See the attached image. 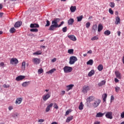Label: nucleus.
<instances>
[{
    "label": "nucleus",
    "instance_id": "50",
    "mask_svg": "<svg viewBox=\"0 0 124 124\" xmlns=\"http://www.w3.org/2000/svg\"><path fill=\"white\" fill-rule=\"evenodd\" d=\"M50 26V21L48 20H46V24L45 25V27H49Z\"/></svg>",
    "mask_w": 124,
    "mask_h": 124
},
{
    "label": "nucleus",
    "instance_id": "15",
    "mask_svg": "<svg viewBox=\"0 0 124 124\" xmlns=\"http://www.w3.org/2000/svg\"><path fill=\"white\" fill-rule=\"evenodd\" d=\"M105 84H106V81L105 80H103L98 83V87H102V86H104Z\"/></svg>",
    "mask_w": 124,
    "mask_h": 124
},
{
    "label": "nucleus",
    "instance_id": "56",
    "mask_svg": "<svg viewBox=\"0 0 124 124\" xmlns=\"http://www.w3.org/2000/svg\"><path fill=\"white\" fill-rule=\"evenodd\" d=\"M65 94V91H62L61 92V95H64V94Z\"/></svg>",
    "mask_w": 124,
    "mask_h": 124
},
{
    "label": "nucleus",
    "instance_id": "28",
    "mask_svg": "<svg viewBox=\"0 0 124 124\" xmlns=\"http://www.w3.org/2000/svg\"><path fill=\"white\" fill-rule=\"evenodd\" d=\"M56 26H54V25H53V24H52L49 28L48 29L49 31H55V30H56Z\"/></svg>",
    "mask_w": 124,
    "mask_h": 124
},
{
    "label": "nucleus",
    "instance_id": "5",
    "mask_svg": "<svg viewBox=\"0 0 124 124\" xmlns=\"http://www.w3.org/2000/svg\"><path fill=\"white\" fill-rule=\"evenodd\" d=\"M42 97L44 101H46V100H48V99L51 97V93H48L46 94L43 95Z\"/></svg>",
    "mask_w": 124,
    "mask_h": 124
},
{
    "label": "nucleus",
    "instance_id": "42",
    "mask_svg": "<svg viewBox=\"0 0 124 124\" xmlns=\"http://www.w3.org/2000/svg\"><path fill=\"white\" fill-rule=\"evenodd\" d=\"M74 52V50L73 49H68V54H73Z\"/></svg>",
    "mask_w": 124,
    "mask_h": 124
},
{
    "label": "nucleus",
    "instance_id": "32",
    "mask_svg": "<svg viewBox=\"0 0 124 124\" xmlns=\"http://www.w3.org/2000/svg\"><path fill=\"white\" fill-rule=\"evenodd\" d=\"M94 74V70H92L88 74L89 77H92Z\"/></svg>",
    "mask_w": 124,
    "mask_h": 124
},
{
    "label": "nucleus",
    "instance_id": "18",
    "mask_svg": "<svg viewBox=\"0 0 124 124\" xmlns=\"http://www.w3.org/2000/svg\"><path fill=\"white\" fill-rule=\"evenodd\" d=\"M73 23H74V19L73 18H70L68 20V24L69 25V26H71L73 25Z\"/></svg>",
    "mask_w": 124,
    "mask_h": 124
},
{
    "label": "nucleus",
    "instance_id": "60",
    "mask_svg": "<svg viewBox=\"0 0 124 124\" xmlns=\"http://www.w3.org/2000/svg\"><path fill=\"white\" fill-rule=\"evenodd\" d=\"M92 53H93V51L91 50L87 52V54H92Z\"/></svg>",
    "mask_w": 124,
    "mask_h": 124
},
{
    "label": "nucleus",
    "instance_id": "54",
    "mask_svg": "<svg viewBox=\"0 0 124 124\" xmlns=\"http://www.w3.org/2000/svg\"><path fill=\"white\" fill-rule=\"evenodd\" d=\"M3 88H5L6 89H7V88H9V85H6V84H4L3 85Z\"/></svg>",
    "mask_w": 124,
    "mask_h": 124
},
{
    "label": "nucleus",
    "instance_id": "36",
    "mask_svg": "<svg viewBox=\"0 0 124 124\" xmlns=\"http://www.w3.org/2000/svg\"><path fill=\"white\" fill-rule=\"evenodd\" d=\"M102 97L104 102H105L106 101V98H107V94L104 93V94H103Z\"/></svg>",
    "mask_w": 124,
    "mask_h": 124
},
{
    "label": "nucleus",
    "instance_id": "63",
    "mask_svg": "<svg viewBox=\"0 0 124 124\" xmlns=\"http://www.w3.org/2000/svg\"><path fill=\"white\" fill-rule=\"evenodd\" d=\"M114 99H115V98H114V96H111V100H114Z\"/></svg>",
    "mask_w": 124,
    "mask_h": 124
},
{
    "label": "nucleus",
    "instance_id": "44",
    "mask_svg": "<svg viewBox=\"0 0 124 124\" xmlns=\"http://www.w3.org/2000/svg\"><path fill=\"white\" fill-rule=\"evenodd\" d=\"M109 6H110V7L112 8H113V7H115V3L114 2H111L109 4Z\"/></svg>",
    "mask_w": 124,
    "mask_h": 124
},
{
    "label": "nucleus",
    "instance_id": "30",
    "mask_svg": "<svg viewBox=\"0 0 124 124\" xmlns=\"http://www.w3.org/2000/svg\"><path fill=\"white\" fill-rule=\"evenodd\" d=\"M41 54H42V51H41V50H38L33 53V56H35V55H41Z\"/></svg>",
    "mask_w": 124,
    "mask_h": 124
},
{
    "label": "nucleus",
    "instance_id": "55",
    "mask_svg": "<svg viewBox=\"0 0 124 124\" xmlns=\"http://www.w3.org/2000/svg\"><path fill=\"white\" fill-rule=\"evenodd\" d=\"M8 109H9V111H11V110H13V106H9L8 108Z\"/></svg>",
    "mask_w": 124,
    "mask_h": 124
},
{
    "label": "nucleus",
    "instance_id": "49",
    "mask_svg": "<svg viewBox=\"0 0 124 124\" xmlns=\"http://www.w3.org/2000/svg\"><path fill=\"white\" fill-rule=\"evenodd\" d=\"M70 112H71V110H70V109H68V110H67L65 114V116H67V115H69Z\"/></svg>",
    "mask_w": 124,
    "mask_h": 124
},
{
    "label": "nucleus",
    "instance_id": "14",
    "mask_svg": "<svg viewBox=\"0 0 124 124\" xmlns=\"http://www.w3.org/2000/svg\"><path fill=\"white\" fill-rule=\"evenodd\" d=\"M115 75L118 79H121L122 78V76L121 75V73L119 72V71H116L115 72Z\"/></svg>",
    "mask_w": 124,
    "mask_h": 124
},
{
    "label": "nucleus",
    "instance_id": "31",
    "mask_svg": "<svg viewBox=\"0 0 124 124\" xmlns=\"http://www.w3.org/2000/svg\"><path fill=\"white\" fill-rule=\"evenodd\" d=\"M21 68L22 70H25V69H26V62H22Z\"/></svg>",
    "mask_w": 124,
    "mask_h": 124
},
{
    "label": "nucleus",
    "instance_id": "51",
    "mask_svg": "<svg viewBox=\"0 0 124 124\" xmlns=\"http://www.w3.org/2000/svg\"><path fill=\"white\" fill-rule=\"evenodd\" d=\"M18 115H19V114L16 113L14 114V115H13V117L14 118H17V117H18Z\"/></svg>",
    "mask_w": 124,
    "mask_h": 124
},
{
    "label": "nucleus",
    "instance_id": "40",
    "mask_svg": "<svg viewBox=\"0 0 124 124\" xmlns=\"http://www.w3.org/2000/svg\"><path fill=\"white\" fill-rule=\"evenodd\" d=\"M115 90L116 93H119V92L121 91V88H120L119 87L116 86L115 87Z\"/></svg>",
    "mask_w": 124,
    "mask_h": 124
},
{
    "label": "nucleus",
    "instance_id": "4",
    "mask_svg": "<svg viewBox=\"0 0 124 124\" xmlns=\"http://www.w3.org/2000/svg\"><path fill=\"white\" fill-rule=\"evenodd\" d=\"M59 22H60V18H55L52 21V25L55 26V28H59V24H58Z\"/></svg>",
    "mask_w": 124,
    "mask_h": 124
},
{
    "label": "nucleus",
    "instance_id": "3",
    "mask_svg": "<svg viewBox=\"0 0 124 124\" xmlns=\"http://www.w3.org/2000/svg\"><path fill=\"white\" fill-rule=\"evenodd\" d=\"M101 102V100L99 99H96L94 102L92 104V105L94 108H96V107H98V105L100 104V103Z\"/></svg>",
    "mask_w": 124,
    "mask_h": 124
},
{
    "label": "nucleus",
    "instance_id": "1",
    "mask_svg": "<svg viewBox=\"0 0 124 124\" xmlns=\"http://www.w3.org/2000/svg\"><path fill=\"white\" fill-rule=\"evenodd\" d=\"M77 61H78L77 57L76 56H71L70 57L69 63V64H74V63H75Z\"/></svg>",
    "mask_w": 124,
    "mask_h": 124
},
{
    "label": "nucleus",
    "instance_id": "61",
    "mask_svg": "<svg viewBox=\"0 0 124 124\" xmlns=\"http://www.w3.org/2000/svg\"><path fill=\"white\" fill-rule=\"evenodd\" d=\"M0 65L1 66H3V65H4V63L3 62H1L0 63Z\"/></svg>",
    "mask_w": 124,
    "mask_h": 124
},
{
    "label": "nucleus",
    "instance_id": "43",
    "mask_svg": "<svg viewBox=\"0 0 124 124\" xmlns=\"http://www.w3.org/2000/svg\"><path fill=\"white\" fill-rule=\"evenodd\" d=\"M43 69L42 68H41V69H39L38 70V74H41L42 73H43Z\"/></svg>",
    "mask_w": 124,
    "mask_h": 124
},
{
    "label": "nucleus",
    "instance_id": "39",
    "mask_svg": "<svg viewBox=\"0 0 124 124\" xmlns=\"http://www.w3.org/2000/svg\"><path fill=\"white\" fill-rule=\"evenodd\" d=\"M111 34V31H110L109 30H107L104 32V34L105 35H109V34Z\"/></svg>",
    "mask_w": 124,
    "mask_h": 124
},
{
    "label": "nucleus",
    "instance_id": "21",
    "mask_svg": "<svg viewBox=\"0 0 124 124\" xmlns=\"http://www.w3.org/2000/svg\"><path fill=\"white\" fill-rule=\"evenodd\" d=\"M97 31V25L95 24L92 26V32H95Z\"/></svg>",
    "mask_w": 124,
    "mask_h": 124
},
{
    "label": "nucleus",
    "instance_id": "25",
    "mask_svg": "<svg viewBox=\"0 0 124 124\" xmlns=\"http://www.w3.org/2000/svg\"><path fill=\"white\" fill-rule=\"evenodd\" d=\"M70 10L71 12H75V11H76V6H71Z\"/></svg>",
    "mask_w": 124,
    "mask_h": 124
},
{
    "label": "nucleus",
    "instance_id": "53",
    "mask_svg": "<svg viewBox=\"0 0 124 124\" xmlns=\"http://www.w3.org/2000/svg\"><path fill=\"white\" fill-rule=\"evenodd\" d=\"M45 120H44V119H39L38 121V123H44V122L45 121Z\"/></svg>",
    "mask_w": 124,
    "mask_h": 124
},
{
    "label": "nucleus",
    "instance_id": "37",
    "mask_svg": "<svg viewBox=\"0 0 124 124\" xmlns=\"http://www.w3.org/2000/svg\"><path fill=\"white\" fill-rule=\"evenodd\" d=\"M93 61L92 59L90 60L87 62V64L89 65H93Z\"/></svg>",
    "mask_w": 124,
    "mask_h": 124
},
{
    "label": "nucleus",
    "instance_id": "17",
    "mask_svg": "<svg viewBox=\"0 0 124 124\" xmlns=\"http://www.w3.org/2000/svg\"><path fill=\"white\" fill-rule=\"evenodd\" d=\"M68 38L70 39L71 40H73V41H76L77 39L76 37L73 35H70L68 36Z\"/></svg>",
    "mask_w": 124,
    "mask_h": 124
},
{
    "label": "nucleus",
    "instance_id": "13",
    "mask_svg": "<svg viewBox=\"0 0 124 124\" xmlns=\"http://www.w3.org/2000/svg\"><path fill=\"white\" fill-rule=\"evenodd\" d=\"M22 22L17 21L15 23L14 27L15 28H20V27L22 26Z\"/></svg>",
    "mask_w": 124,
    "mask_h": 124
},
{
    "label": "nucleus",
    "instance_id": "33",
    "mask_svg": "<svg viewBox=\"0 0 124 124\" xmlns=\"http://www.w3.org/2000/svg\"><path fill=\"white\" fill-rule=\"evenodd\" d=\"M103 29V26H102V25L99 24L98 26V31L99 32L101 31Z\"/></svg>",
    "mask_w": 124,
    "mask_h": 124
},
{
    "label": "nucleus",
    "instance_id": "9",
    "mask_svg": "<svg viewBox=\"0 0 124 124\" xmlns=\"http://www.w3.org/2000/svg\"><path fill=\"white\" fill-rule=\"evenodd\" d=\"M22 101H23V98L21 97H18L16 99L15 103L16 105H20V104L22 103Z\"/></svg>",
    "mask_w": 124,
    "mask_h": 124
},
{
    "label": "nucleus",
    "instance_id": "8",
    "mask_svg": "<svg viewBox=\"0 0 124 124\" xmlns=\"http://www.w3.org/2000/svg\"><path fill=\"white\" fill-rule=\"evenodd\" d=\"M19 61H18L17 59L13 58L11 59L10 61V63L11 64H17V63H18Z\"/></svg>",
    "mask_w": 124,
    "mask_h": 124
},
{
    "label": "nucleus",
    "instance_id": "23",
    "mask_svg": "<svg viewBox=\"0 0 124 124\" xmlns=\"http://www.w3.org/2000/svg\"><path fill=\"white\" fill-rule=\"evenodd\" d=\"M30 85V81H26L22 84V86L24 88L28 87Z\"/></svg>",
    "mask_w": 124,
    "mask_h": 124
},
{
    "label": "nucleus",
    "instance_id": "41",
    "mask_svg": "<svg viewBox=\"0 0 124 124\" xmlns=\"http://www.w3.org/2000/svg\"><path fill=\"white\" fill-rule=\"evenodd\" d=\"M30 31H32L33 32H37L38 31V29L35 28V29H30Z\"/></svg>",
    "mask_w": 124,
    "mask_h": 124
},
{
    "label": "nucleus",
    "instance_id": "10",
    "mask_svg": "<svg viewBox=\"0 0 124 124\" xmlns=\"http://www.w3.org/2000/svg\"><path fill=\"white\" fill-rule=\"evenodd\" d=\"M106 117L107 118V119H110V120H112V119H113V116H112V112L109 111L107 112Z\"/></svg>",
    "mask_w": 124,
    "mask_h": 124
},
{
    "label": "nucleus",
    "instance_id": "59",
    "mask_svg": "<svg viewBox=\"0 0 124 124\" xmlns=\"http://www.w3.org/2000/svg\"><path fill=\"white\" fill-rule=\"evenodd\" d=\"M56 61H57V59H56V58H54L53 59L51 60L52 62H56Z\"/></svg>",
    "mask_w": 124,
    "mask_h": 124
},
{
    "label": "nucleus",
    "instance_id": "62",
    "mask_svg": "<svg viewBox=\"0 0 124 124\" xmlns=\"http://www.w3.org/2000/svg\"><path fill=\"white\" fill-rule=\"evenodd\" d=\"M94 124H100V122H98V121L95 122H94Z\"/></svg>",
    "mask_w": 124,
    "mask_h": 124
},
{
    "label": "nucleus",
    "instance_id": "45",
    "mask_svg": "<svg viewBox=\"0 0 124 124\" xmlns=\"http://www.w3.org/2000/svg\"><path fill=\"white\" fill-rule=\"evenodd\" d=\"M97 39H98V37H97V36H94L93 38H92L91 40L92 41H93L94 40H97Z\"/></svg>",
    "mask_w": 124,
    "mask_h": 124
},
{
    "label": "nucleus",
    "instance_id": "52",
    "mask_svg": "<svg viewBox=\"0 0 124 124\" xmlns=\"http://www.w3.org/2000/svg\"><path fill=\"white\" fill-rule=\"evenodd\" d=\"M54 108H55V109H59V106H58V105H57L55 103L54 104Z\"/></svg>",
    "mask_w": 124,
    "mask_h": 124
},
{
    "label": "nucleus",
    "instance_id": "47",
    "mask_svg": "<svg viewBox=\"0 0 124 124\" xmlns=\"http://www.w3.org/2000/svg\"><path fill=\"white\" fill-rule=\"evenodd\" d=\"M108 12L110 13V14H111V15H113L114 14V11H113V10L111 8L109 9Z\"/></svg>",
    "mask_w": 124,
    "mask_h": 124
},
{
    "label": "nucleus",
    "instance_id": "22",
    "mask_svg": "<svg viewBox=\"0 0 124 124\" xmlns=\"http://www.w3.org/2000/svg\"><path fill=\"white\" fill-rule=\"evenodd\" d=\"M105 113H102L101 112L97 113L96 115V118H102L104 115H105Z\"/></svg>",
    "mask_w": 124,
    "mask_h": 124
},
{
    "label": "nucleus",
    "instance_id": "38",
    "mask_svg": "<svg viewBox=\"0 0 124 124\" xmlns=\"http://www.w3.org/2000/svg\"><path fill=\"white\" fill-rule=\"evenodd\" d=\"M10 32L11 33H14V32H15V31H16V29H15V28H14V27L10 29Z\"/></svg>",
    "mask_w": 124,
    "mask_h": 124
},
{
    "label": "nucleus",
    "instance_id": "2",
    "mask_svg": "<svg viewBox=\"0 0 124 124\" xmlns=\"http://www.w3.org/2000/svg\"><path fill=\"white\" fill-rule=\"evenodd\" d=\"M63 71L65 73H70L73 70V68L68 66H65L63 68Z\"/></svg>",
    "mask_w": 124,
    "mask_h": 124
},
{
    "label": "nucleus",
    "instance_id": "24",
    "mask_svg": "<svg viewBox=\"0 0 124 124\" xmlns=\"http://www.w3.org/2000/svg\"><path fill=\"white\" fill-rule=\"evenodd\" d=\"M56 69L53 68L51 69L49 71L46 72V73H47V74H52V73H54L55 71H56Z\"/></svg>",
    "mask_w": 124,
    "mask_h": 124
},
{
    "label": "nucleus",
    "instance_id": "27",
    "mask_svg": "<svg viewBox=\"0 0 124 124\" xmlns=\"http://www.w3.org/2000/svg\"><path fill=\"white\" fill-rule=\"evenodd\" d=\"M97 69L99 71H102L103 70V65L102 64H99L97 67Z\"/></svg>",
    "mask_w": 124,
    "mask_h": 124
},
{
    "label": "nucleus",
    "instance_id": "11",
    "mask_svg": "<svg viewBox=\"0 0 124 124\" xmlns=\"http://www.w3.org/2000/svg\"><path fill=\"white\" fill-rule=\"evenodd\" d=\"M25 78H26L25 76H19L16 78V81H21V80L25 79Z\"/></svg>",
    "mask_w": 124,
    "mask_h": 124
},
{
    "label": "nucleus",
    "instance_id": "19",
    "mask_svg": "<svg viewBox=\"0 0 124 124\" xmlns=\"http://www.w3.org/2000/svg\"><path fill=\"white\" fill-rule=\"evenodd\" d=\"M30 28H39V25L36 23H31L30 25Z\"/></svg>",
    "mask_w": 124,
    "mask_h": 124
},
{
    "label": "nucleus",
    "instance_id": "6",
    "mask_svg": "<svg viewBox=\"0 0 124 124\" xmlns=\"http://www.w3.org/2000/svg\"><path fill=\"white\" fill-rule=\"evenodd\" d=\"M32 62L34 63L35 64H39L40 63V59L38 58H34L32 60Z\"/></svg>",
    "mask_w": 124,
    "mask_h": 124
},
{
    "label": "nucleus",
    "instance_id": "29",
    "mask_svg": "<svg viewBox=\"0 0 124 124\" xmlns=\"http://www.w3.org/2000/svg\"><path fill=\"white\" fill-rule=\"evenodd\" d=\"M79 110H83L84 109V105H83V102H80L78 106Z\"/></svg>",
    "mask_w": 124,
    "mask_h": 124
},
{
    "label": "nucleus",
    "instance_id": "12",
    "mask_svg": "<svg viewBox=\"0 0 124 124\" xmlns=\"http://www.w3.org/2000/svg\"><path fill=\"white\" fill-rule=\"evenodd\" d=\"M54 104L51 103L48 106H47L46 108V112H49L50 111V109L53 107Z\"/></svg>",
    "mask_w": 124,
    "mask_h": 124
},
{
    "label": "nucleus",
    "instance_id": "35",
    "mask_svg": "<svg viewBox=\"0 0 124 124\" xmlns=\"http://www.w3.org/2000/svg\"><path fill=\"white\" fill-rule=\"evenodd\" d=\"M73 120V116L68 117L67 118L66 120V123H69L70 121H72Z\"/></svg>",
    "mask_w": 124,
    "mask_h": 124
},
{
    "label": "nucleus",
    "instance_id": "46",
    "mask_svg": "<svg viewBox=\"0 0 124 124\" xmlns=\"http://www.w3.org/2000/svg\"><path fill=\"white\" fill-rule=\"evenodd\" d=\"M62 31H63V32H66V31H67V27H65L63 28L62 29Z\"/></svg>",
    "mask_w": 124,
    "mask_h": 124
},
{
    "label": "nucleus",
    "instance_id": "57",
    "mask_svg": "<svg viewBox=\"0 0 124 124\" xmlns=\"http://www.w3.org/2000/svg\"><path fill=\"white\" fill-rule=\"evenodd\" d=\"M64 24V22L62 21L61 24L59 25V28H60V27H62V24Z\"/></svg>",
    "mask_w": 124,
    "mask_h": 124
},
{
    "label": "nucleus",
    "instance_id": "7",
    "mask_svg": "<svg viewBox=\"0 0 124 124\" xmlns=\"http://www.w3.org/2000/svg\"><path fill=\"white\" fill-rule=\"evenodd\" d=\"M90 90H91V88H90V87L89 86L85 85L83 87L82 92H83L84 93H88V92H89Z\"/></svg>",
    "mask_w": 124,
    "mask_h": 124
},
{
    "label": "nucleus",
    "instance_id": "20",
    "mask_svg": "<svg viewBox=\"0 0 124 124\" xmlns=\"http://www.w3.org/2000/svg\"><path fill=\"white\" fill-rule=\"evenodd\" d=\"M74 87V84H70L66 86L67 89L66 91L68 92V91H70V90H72V88Z\"/></svg>",
    "mask_w": 124,
    "mask_h": 124
},
{
    "label": "nucleus",
    "instance_id": "26",
    "mask_svg": "<svg viewBox=\"0 0 124 124\" xmlns=\"http://www.w3.org/2000/svg\"><path fill=\"white\" fill-rule=\"evenodd\" d=\"M121 23V19L119 17H117L115 20V25H118Z\"/></svg>",
    "mask_w": 124,
    "mask_h": 124
},
{
    "label": "nucleus",
    "instance_id": "16",
    "mask_svg": "<svg viewBox=\"0 0 124 124\" xmlns=\"http://www.w3.org/2000/svg\"><path fill=\"white\" fill-rule=\"evenodd\" d=\"M94 100V97L93 96H89L87 99V102H91V101H93Z\"/></svg>",
    "mask_w": 124,
    "mask_h": 124
},
{
    "label": "nucleus",
    "instance_id": "48",
    "mask_svg": "<svg viewBox=\"0 0 124 124\" xmlns=\"http://www.w3.org/2000/svg\"><path fill=\"white\" fill-rule=\"evenodd\" d=\"M91 26V23L90 22H87L86 24V27L87 29H89L90 27Z\"/></svg>",
    "mask_w": 124,
    "mask_h": 124
},
{
    "label": "nucleus",
    "instance_id": "58",
    "mask_svg": "<svg viewBox=\"0 0 124 124\" xmlns=\"http://www.w3.org/2000/svg\"><path fill=\"white\" fill-rule=\"evenodd\" d=\"M114 81H115V83H119V79H118L117 78H115V79H114Z\"/></svg>",
    "mask_w": 124,
    "mask_h": 124
},
{
    "label": "nucleus",
    "instance_id": "64",
    "mask_svg": "<svg viewBox=\"0 0 124 124\" xmlns=\"http://www.w3.org/2000/svg\"><path fill=\"white\" fill-rule=\"evenodd\" d=\"M122 62H123V63L124 64V56H123V57L122 58Z\"/></svg>",
    "mask_w": 124,
    "mask_h": 124
},
{
    "label": "nucleus",
    "instance_id": "34",
    "mask_svg": "<svg viewBox=\"0 0 124 124\" xmlns=\"http://www.w3.org/2000/svg\"><path fill=\"white\" fill-rule=\"evenodd\" d=\"M83 15L77 17V19H78V22H81V21L83 20Z\"/></svg>",
    "mask_w": 124,
    "mask_h": 124
}]
</instances>
